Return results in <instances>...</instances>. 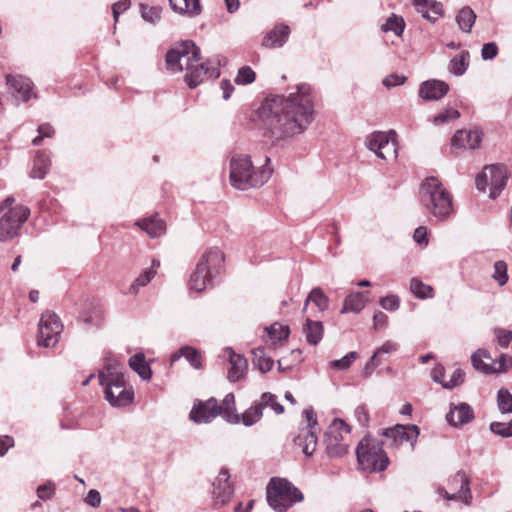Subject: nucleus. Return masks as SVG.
Returning a JSON list of instances; mask_svg holds the SVG:
<instances>
[{
  "instance_id": "obj_12",
  "label": "nucleus",
  "mask_w": 512,
  "mask_h": 512,
  "mask_svg": "<svg viewBox=\"0 0 512 512\" xmlns=\"http://www.w3.org/2000/svg\"><path fill=\"white\" fill-rule=\"evenodd\" d=\"M63 325L55 313L45 312L39 322L38 345L54 347L59 341Z\"/></svg>"
},
{
  "instance_id": "obj_20",
  "label": "nucleus",
  "mask_w": 512,
  "mask_h": 512,
  "mask_svg": "<svg viewBox=\"0 0 512 512\" xmlns=\"http://www.w3.org/2000/svg\"><path fill=\"white\" fill-rule=\"evenodd\" d=\"M449 91V85L441 80H427L423 82L419 89V95L425 100H439Z\"/></svg>"
},
{
  "instance_id": "obj_24",
  "label": "nucleus",
  "mask_w": 512,
  "mask_h": 512,
  "mask_svg": "<svg viewBox=\"0 0 512 512\" xmlns=\"http://www.w3.org/2000/svg\"><path fill=\"white\" fill-rule=\"evenodd\" d=\"M417 11L427 20L435 21L443 13L442 4L436 0H413Z\"/></svg>"
},
{
  "instance_id": "obj_30",
  "label": "nucleus",
  "mask_w": 512,
  "mask_h": 512,
  "mask_svg": "<svg viewBox=\"0 0 512 512\" xmlns=\"http://www.w3.org/2000/svg\"><path fill=\"white\" fill-rule=\"evenodd\" d=\"M172 9L180 14L196 16L201 13L200 0H169Z\"/></svg>"
},
{
  "instance_id": "obj_31",
  "label": "nucleus",
  "mask_w": 512,
  "mask_h": 512,
  "mask_svg": "<svg viewBox=\"0 0 512 512\" xmlns=\"http://www.w3.org/2000/svg\"><path fill=\"white\" fill-rule=\"evenodd\" d=\"M181 357H185L187 359V361L190 363V365L195 369H199L202 366L201 355L193 347H190V346L181 347L178 352H176L175 354H173L171 356V364L176 362Z\"/></svg>"
},
{
  "instance_id": "obj_56",
  "label": "nucleus",
  "mask_w": 512,
  "mask_h": 512,
  "mask_svg": "<svg viewBox=\"0 0 512 512\" xmlns=\"http://www.w3.org/2000/svg\"><path fill=\"white\" fill-rule=\"evenodd\" d=\"M498 54V47L496 43L489 42L483 45L481 50V56L483 60H491Z\"/></svg>"
},
{
  "instance_id": "obj_35",
  "label": "nucleus",
  "mask_w": 512,
  "mask_h": 512,
  "mask_svg": "<svg viewBox=\"0 0 512 512\" xmlns=\"http://www.w3.org/2000/svg\"><path fill=\"white\" fill-rule=\"evenodd\" d=\"M129 366L134 370L143 380H150L152 371L149 365L145 362L143 354H135L129 359Z\"/></svg>"
},
{
  "instance_id": "obj_14",
  "label": "nucleus",
  "mask_w": 512,
  "mask_h": 512,
  "mask_svg": "<svg viewBox=\"0 0 512 512\" xmlns=\"http://www.w3.org/2000/svg\"><path fill=\"white\" fill-rule=\"evenodd\" d=\"M383 435L391 439L392 443L397 446L409 443L413 448L419 435V429L416 425H396L385 429Z\"/></svg>"
},
{
  "instance_id": "obj_28",
  "label": "nucleus",
  "mask_w": 512,
  "mask_h": 512,
  "mask_svg": "<svg viewBox=\"0 0 512 512\" xmlns=\"http://www.w3.org/2000/svg\"><path fill=\"white\" fill-rule=\"evenodd\" d=\"M220 408V415L231 424L240 423V415L236 413L235 396L232 393L227 394L218 404Z\"/></svg>"
},
{
  "instance_id": "obj_32",
  "label": "nucleus",
  "mask_w": 512,
  "mask_h": 512,
  "mask_svg": "<svg viewBox=\"0 0 512 512\" xmlns=\"http://www.w3.org/2000/svg\"><path fill=\"white\" fill-rule=\"evenodd\" d=\"M313 303L320 312H324L329 307V298L319 287L313 288L307 296L303 311L307 309L309 303Z\"/></svg>"
},
{
  "instance_id": "obj_13",
  "label": "nucleus",
  "mask_w": 512,
  "mask_h": 512,
  "mask_svg": "<svg viewBox=\"0 0 512 512\" xmlns=\"http://www.w3.org/2000/svg\"><path fill=\"white\" fill-rule=\"evenodd\" d=\"M448 488L451 493L444 488H439L438 493L447 500H461L466 505H470L472 494L470 490V479L465 472L458 471L448 480Z\"/></svg>"
},
{
  "instance_id": "obj_44",
  "label": "nucleus",
  "mask_w": 512,
  "mask_h": 512,
  "mask_svg": "<svg viewBox=\"0 0 512 512\" xmlns=\"http://www.w3.org/2000/svg\"><path fill=\"white\" fill-rule=\"evenodd\" d=\"M262 415L261 407L256 403L240 415V422L242 421L245 426H252L261 419Z\"/></svg>"
},
{
  "instance_id": "obj_18",
  "label": "nucleus",
  "mask_w": 512,
  "mask_h": 512,
  "mask_svg": "<svg viewBox=\"0 0 512 512\" xmlns=\"http://www.w3.org/2000/svg\"><path fill=\"white\" fill-rule=\"evenodd\" d=\"M488 176L490 183V198L495 199L507 184V171L502 165H488Z\"/></svg>"
},
{
  "instance_id": "obj_5",
  "label": "nucleus",
  "mask_w": 512,
  "mask_h": 512,
  "mask_svg": "<svg viewBox=\"0 0 512 512\" xmlns=\"http://www.w3.org/2000/svg\"><path fill=\"white\" fill-rule=\"evenodd\" d=\"M269 162L270 159L267 157L266 164L256 171L249 156H233L230 161L231 185L239 190L263 185L270 179L273 172V169L268 165Z\"/></svg>"
},
{
  "instance_id": "obj_22",
  "label": "nucleus",
  "mask_w": 512,
  "mask_h": 512,
  "mask_svg": "<svg viewBox=\"0 0 512 512\" xmlns=\"http://www.w3.org/2000/svg\"><path fill=\"white\" fill-rule=\"evenodd\" d=\"M290 28L286 24L275 25L263 38L262 46L265 48L282 47L290 35Z\"/></svg>"
},
{
  "instance_id": "obj_29",
  "label": "nucleus",
  "mask_w": 512,
  "mask_h": 512,
  "mask_svg": "<svg viewBox=\"0 0 512 512\" xmlns=\"http://www.w3.org/2000/svg\"><path fill=\"white\" fill-rule=\"evenodd\" d=\"M136 225L150 237H159L164 234L166 229L164 222L157 215L139 220L136 222Z\"/></svg>"
},
{
  "instance_id": "obj_16",
  "label": "nucleus",
  "mask_w": 512,
  "mask_h": 512,
  "mask_svg": "<svg viewBox=\"0 0 512 512\" xmlns=\"http://www.w3.org/2000/svg\"><path fill=\"white\" fill-rule=\"evenodd\" d=\"M220 415V408L215 398L195 403L191 412L190 419L195 423H209Z\"/></svg>"
},
{
  "instance_id": "obj_11",
  "label": "nucleus",
  "mask_w": 512,
  "mask_h": 512,
  "mask_svg": "<svg viewBox=\"0 0 512 512\" xmlns=\"http://www.w3.org/2000/svg\"><path fill=\"white\" fill-rule=\"evenodd\" d=\"M365 145L381 159L394 160L397 158L396 132L393 130L371 133L366 137Z\"/></svg>"
},
{
  "instance_id": "obj_39",
  "label": "nucleus",
  "mask_w": 512,
  "mask_h": 512,
  "mask_svg": "<svg viewBox=\"0 0 512 512\" xmlns=\"http://www.w3.org/2000/svg\"><path fill=\"white\" fill-rule=\"evenodd\" d=\"M411 293L419 299H428L434 297V290L430 285L423 283L419 278L414 277L410 281Z\"/></svg>"
},
{
  "instance_id": "obj_60",
  "label": "nucleus",
  "mask_w": 512,
  "mask_h": 512,
  "mask_svg": "<svg viewBox=\"0 0 512 512\" xmlns=\"http://www.w3.org/2000/svg\"><path fill=\"white\" fill-rule=\"evenodd\" d=\"M487 166L476 177V187L479 191H485L487 186H490Z\"/></svg>"
},
{
  "instance_id": "obj_23",
  "label": "nucleus",
  "mask_w": 512,
  "mask_h": 512,
  "mask_svg": "<svg viewBox=\"0 0 512 512\" xmlns=\"http://www.w3.org/2000/svg\"><path fill=\"white\" fill-rule=\"evenodd\" d=\"M446 418L451 425L462 426L474 418V412L467 403H460L450 408Z\"/></svg>"
},
{
  "instance_id": "obj_46",
  "label": "nucleus",
  "mask_w": 512,
  "mask_h": 512,
  "mask_svg": "<svg viewBox=\"0 0 512 512\" xmlns=\"http://www.w3.org/2000/svg\"><path fill=\"white\" fill-rule=\"evenodd\" d=\"M381 28L384 32L392 31L396 35H401L404 29V21L401 17L392 14Z\"/></svg>"
},
{
  "instance_id": "obj_43",
  "label": "nucleus",
  "mask_w": 512,
  "mask_h": 512,
  "mask_svg": "<svg viewBox=\"0 0 512 512\" xmlns=\"http://www.w3.org/2000/svg\"><path fill=\"white\" fill-rule=\"evenodd\" d=\"M265 331L268 333L270 339L273 342H281L287 340L290 334L289 327L280 323H274L271 326L266 327Z\"/></svg>"
},
{
  "instance_id": "obj_62",
  "label": "nucleus",
  "mask_w": 512,
  "mask_h": 512,
  "mask_svg": "<svg viewBox=\"0 0 512 512\" xmlns=\"http://www.w3.org/2000/svg\"><path fill=\"white\" fill-rule=\"evenodd\" d=\"M85 502L94 508L99 507L101 504L100 493L95 489L89 490V492L87 493V496L85 498Z\"/></svg>"
},
{
  "instance_id": "obj_37",
  "label": "nucleus",
  "mask_w": 512,
  "mask_h": 512,
  "mask_svg": "<svg viewBox=\"0 0 512 512\" xmlns=\"http://www.w3.org/2000/svg\"><path fill=\"white\" fill-rule=\"evenodd\" d=\"M50 166V159L44 152H38L34 159L33 168L30 176L32 178L43 179Z\"/></svg>"
},
{
  "instance_id": "obj_26",
  "label": "nucleus",
  "mask_w": 512,
  "mask_h": 512,
  "mask_svg": "<svg viewBox=\"0 0 512 512\" xmlns=\"http://www.w3.org/2000/svg\"><path fill=\"white\" fill-rule=\"evenodd\" d=\"M306 341L313 346H316L323 338L324 328L321 321L306 318L302 328Z\"/></svg>"
},
{
  "instance_id": "obj_9",
  "label": "nucleus",
  "mask_w": 512,
  "mask_h": 512,
  "mask_svg": "<svg viewBox=\"0 0 512 512\" xmlns=\"http://www.w3.org/2000/svg\"><path fill=\"white\" fill-rule=\"evenodd\" d=\"M356 454L359 466L364 471H384L389 464V459L382 446L369 437L360 441Z\"/></svg>"
},
{
  "instance_id": "obj_47",
  "label": "nucleus",
  "mask_w": 512,
  "mask_h": 512,
  "mask_svg": "<svg viewBox=\"0 0 512 512\" xmlns=\"http://www.w3.org/2000/svg\"><path fill=\"white\" fill-rule=\"evenodd\" d=\"M141 16L142 18L149 23H156L159 21L161 16V9L159 7H150L145 4H141Z\"/></svg>"
},
{
  "instance_id": "obj_64",
  "label": "nucleus",
  "mask_w": 512,
  "mask_h": 512,
  "mask_svg": "<svg viewBox=\"0 0 512 512\" xmlns=\"http://www.w3.org/2000/svg\"><path fill=\"white\" fill-rule=\"evenodd\" d=\"M380 365V360L374 354L370 358V360L366 363L363 376L368 378L373 373L374 369Z\"/></svg>"
},
{
  "instance_id": "obj_45",
  "label": "nucleus",
  "mask_w": 512,
  "mask_h": 512,
  "mask_svg": "<svg viewBox=\"0 0 512 512\" xmlns=\"http://www.w3.org/2000/svg\"><path fill=\"white\" fill-rule=\"evenodd\" d=\"M497 404L501 413H512V394L505 388L499 389Z\"/></svg>"
},
{
  "instance_id": "obj_54",
  "label": "nucleus",
  "mask_w": 512,
  "mask_h": 512,
  "mask_svg": "<svg viewBox=\"0 0 512 512\" xmlns=\"http://www.w3.org/2000/svg\"><path fill=\"white\" fill-rule=\"evenodd\" d=\"M39 136L35 137L32 141L33 145L38 146L40 145L41 141L45 137H52L54 134L53 127L48 124H42L38 127Z\"/></svg>"
},
{
  "instance_id": "obj_52",
  "label": "nucleus",
  "mask_w": 512,
  "mask_h": 512,
  "mask_svg": "<svg viewBox=\"0 0 512 512\" xmlns=\"http://www.w3.org/2000/svg\"><path fill=\"white\" fill-rule=\"evenodd\" d=\"M493 373H501L512 367V357L502 354L493 364Z\"/></svg>"
},
{
  "instance_id": "obj_4",
  "label": "nucleus",
  "mask_w": 512,
  "mask_h": 512,
  "mask_svg": "<svg viewBox=\"0 0 512 512\" xmlns=\"http://www.w3.org/2000/svg\"><path fill=\"white\" fill-rule=\"evenodd\" d=\"M421 205L438 220H446L453 212V197L435 177L426 178L420 186Z\"/></svg>"
},
{
  "instance_id": "obj_27",
  "label": "nucleus",
  "mask_w": 512,
  "mask_h": 512,
  "mask_svg": "<svg viewBox=\"0 0 512 512\" xmlns=\"http://www.w3.org/2000/svg\"><path fill=\"white\" fill-rule=\"evenodd\" d=\"M366 294L368 292H353L346 296L341 309V313L345 314L348 312L359 313L361 312L367 302Z\"/></svg>"
},
{
  "instance_id": "obj_6",
  "label": "nucleus",
  "mask_w": 512,
  "mask_h": 512,
  "mask_svg": "<svg viewBox=\"0 0 512 512\" xmlns=\"http://www.w3.org/2000/svg\"><path fill=\"white\" fill-rule=\"evenodd\" d=\"M0 241H9L18 236L19 229L30 215L24 205H15V198L8 196L0 204Z\"/></svg>"
},
{
  "instance_id": "obj_51",
  "label": "nucleus",
  "mask_w": 512,
  "mask_h": 512,
  "mask_svg": "<svg viewBox=\"0 0 512 512\" xmlns=\"http://www.w3.org/2000/svg\"><path fill=\"white\" fill-rule=\"evenodd\" d=\"M56 486L53 482L47 481L45 484L40 485L37 490V496L39 499L46 501L51 499L55 495Z\"/></svg>"
},
{
  "instance_id": "obj_3",
  "label": "nucleus",
  "mask_w": 512,
  "mask_h": 512,
  "mask_svg": "<svg viewBox=\"0 0 512 512\" xmlns=\"http://www.w3.org/2000/svg\"><path fill=\"white\" fill-rule=\"evenodd\" d=\"M123 369L117 359L106 357L104 367L98 374L99 384L104 386L105 399L114 407H125L134 398L132 387L125 381Z\"/></svg>"
},
{
  "instance_id": "obj_33",
  "label": "nucleus",
  "mask_w": 512,
  "mask_h": 512,
  "mask_svg": "<svg viewBox=\"0 0 512 512\" xmlns=\"http://www.w3.org/2000/svg\"><path fill=\"white\" fill-rule=\"evenodd\" d=\"M475 12L469 7L461 8L456 15V22L462 32L469 33L476 21Z\"/></svg>"
},
{
  "instance_id": "obj_50",
  "label": "nucleus",
  "mask_w": 512,
  "mask_h": 512,
  "mask_svg": "<svg viewBox=\"0 0 512 512\" xmlns=\"http://www.w3.org/2000/svg\"><path fill=\"white\" fill-rule=\"evenodd\" d=\"M493 278L498 282L500 286H503L508 281L507 265L504 261H496L494 264V275Z\"/></svg>"
},
{
  "instance_id": "obj_40",
  "label": "nucleus",
  "mask_w": 512,
  "mask_h": 512,
  "mask_svg": "<svg viewBox=\"0 0 512 512\" xmlns=\"http://www.w3.org/2000/svg\"><path fill=\"white\" fill-rule=\"evenodd\" d=\"M156 275L154 269H145L130 285L127 293L138 294L141 287H145Z\"/></svg>"
},
{
  "instance_id": "obj_59",
  "label": "nucleus",
  "mask_w": 512,
  "mask_h": 512,
  "mask_svg": "<svg viewBox=\"0 0 512 512\" xmlns=\"http://www.w3.org/2000/svg\"><path fill=\"white\" fill-rule=\"evenodd\" d=\"M406 77L398 74L388 75L383 79V85L387 88H392L401 85L405 82Z\"/></svg>"
},
{
  "instance_id": "obj_10",
  "label": "nucleus",
  "mask_w": 512,
  "mask_h": 512,
  "mask_svg": "<svg viewBox=\"0 0 512 512\" xmlns=\"http://www.w3.org/2000/svg\"><path fill=\"white\" fill-rule=\"evenodd\" d=\"M349 433V426L341 419H334L329 425L324 443L330 457H341L347 453L349 445L346 442V437Z\"/></svg>"
},
{
  "instance_id": "obj_55",
  "label": "nucleus",
  "mask_w": 512,
  "mask_h": 512,
  "mask_svg": "<svg viewBox=\"0 0 512 512\" xmlns=\"http://www.w3.org/2000/svg\"><path fill=\"white\" fill-rule=\"evenodd\" d=\"M464 372L461 369H456L450 377L449 381L442 383V387L452 389L463 382Z\"/></svg>"
},
{
  "instance_id": "obj_58",
  "label": "nucleus",
  "mask_w": 512,
  "mask_h": 512,
  "mask_svg": "<svg viewBox=\"0 0 512 512\" xmlns=\"http://www.w3.org/2000/svg\"><path fill=\"white\" fill-rule=\"evenodd\" d=\"M498 344L502 347H507L512 341V331H507L504 329H496L495 330Z\"/></svg>"
},
{
  "instance_id": "obj_7",
  "label": "nucleus",
  "mask_w": 512,
  "mask_h": 512,
  "mask_svg": "<svg viewBox=\"0 0 512 512\" xmlns=\"http://www.w3.org/2000/svg\"><path fill=\"white\" fill-rule=\"evenodd\" d=\"M224 262V254L218 248H210L198 262L195 271L190 278V289L196 292L203 291L212 278L219 273Z\"/></svg>"
},
{
  "instance_id": "obj_1",
  "label": "nucleus",
  "mask_w": 512,
  "mask_h": 512,
  "mask_svg": "<svg viewBox=\"0 0 512 512\" xmlns=\"http://www.w3.org/2000/svg\"><path fill=\"white\" fill-rule=\"evenodd\" d=\"M258 117L270 137L275 140H284L303 133L314 119L311 87L300 84L295 92L287 96H267L258 109Z\"/></svg>"
},
{
  "instance_id": "obj_17",
  "label": "nucleus",
  "mask_w": 512,
  "mask_h": 512,
  "mask_svg": "<svg viewBox=\"0 0 512 512\" xmlns=\"http://www.w3.org/2000/svg\"><path fill=\"white\" fill-rule=\"evenodd\" d=\"M212 485V494L215 504L220 506L225 505L233 494L229 471L226 468H221Z\"/></svg>"
},
{
  "instance_id": "obj_8",
  "label": "nucleus",
  "mask_w": 512,
  "mask_h": 512,
  "mask_svg": "<svg viewBox=\"0 0 512 512\" xmlns=\"http://www.w3.org/2000/svg\"><path fill=\"white\" fill-rule=\"evenodd\" d=\"M266 490L267 501L277 512H285L293 504L303 500V494L286 479H271Z\"/></svg>"
},
{
  "instance_id": "obj_48",
  "label": "nucleus",
  "mask_w": 512,
  "mask_h": 512,
  "mask_svg": "<svg viewBox=\"0 0 512 512\" xmlns=\"http://www.w3.org/2000/svg\"><path fill=\"white\" fill-rule=\"evenodd\" d=\"M358 354L355 351L349 352L341 359L333 360L330 362V367L336 370L348 369L351 364L357 359Z\"/></svg>"
},
{
  "instance_id": "obj_21",
  "label": "nucleus",
  "mask_w": 512,
  "mask_h": 512,
  "mask_svg": "<svg viewBox=\"0 0 512 512\" xmlns=\"http://www.w3.org/2000/svg\"><path fill=\"white\" fill-rule=\"evenodd\" d=\"M224 353L228 356L230 368L228 370V379L236 382L242 379L247 371L248 363L246 358L235 353L231 348H226Z\"/></svg>"
},
{
  "instance_id": "obj_41",
  "label": "nucleus",
  "mask_w": 512,
  "mask_h": 512,
  "mask_svg": "<svg viewBox=\"0 0 512 512\" xmlns=\"http://www.w3.org/2000/svg\"><path fill=\"white\" fill-rule=\"evenodd\" d=\"M258 404L261 407L262 411L264 408H270L277 415L284 413L283 405L278 402L276 395L270 392H264L261 395Z\"/></svg>"
},
{
  "instance_id": "obj_61",
  "label": "nucleus",
  "mask_w": 512,
  "mask_h": 512,
  "mask_svg": "<svg viewBox=\"0 0 512 512\" xmlns=\"http://www.w3.org/2000/svg\"><path fill=\"white\" fill-rule=\"evenodd\" d=\"M398 349V345L392 341H386L382 346L376 349L374 355L379 358L383 354L394 352Z\"/></svg>"
},
{
  "instance_id": "obj_36",
  "label": "nucleus",
  "mask_w": 512,
  "mask_h": 512,
  "mask_svg": "<svg viewBox=\"0 0 512 512\" xmlns=\"http://www.w3.org/2000/svg\"><path fill=\"white\" fill-rule=\"evenodd\" d=\"M469 52L468 51H462L460 54L454 56L448 66L449 72L456 76L463 75L469 66Z\"/></svg>"
},
{
  "instance_id": "obj_25",
  "label": "nucleus",
  "mask_w": 512,
  "mask_h": 512,
  "mask_svg": "<svg viewBox=\"0 0 512 512\" xmlns=\"http://www.w3.org/2000/svg\"><path fill=\"white\" fill-rule=\"evenodd\" d=\"M317 439V434L314 430L302 429L295 437L294 442L299 447H302L305 455L312 456L316 450Z\"/></svg>"
},
{
  "instance_id": "obj_63",
  "label": "nucleus",
  "mask_w": 512,
  "mask_h": 512,
  "mask_svg": "<svg viewBox=\"0 0 512 512\" xmlns=\"http://www.w3.org/2000/svg\"><path fill=\"white\" fill-rule=\"evenodd\" d=\"M130 7V1L129 0H121L113 4L112 11H113V17L115 21L118 20L120 14L124 11H126Z\"/></svg>"
},
{
  "instance_id": "obj_42",
  "label": "nucleus",
  "mask_w": 512,
  "mask_h": 512,
  "mask_svg": "<svg viewBox=\"0 0 512 512\" xmlns=\"http://www.w3.org/2000/svg\"><path fill=\"white\" fill-rule=\"evenodd\" d=\"M460 117V112L452 107H447L440 111L437 115H435L431 122L435 126H441L444 124H448L452 121L457 120Z\"/></svg>"
},
{
  "instance_id": "obj_57",
  "label": "nucleus",
  "mask_w": 512,
  "mask_h": 512,
  "mask_svg": "<svg viewBox=\"0 0 512 512\" xmlns=\"http://www.w3.org/2000/svg\"><path fill=\"white\" fill-rule=\"evenodd\" d=\"M490 430L502 437H512V432L509 430V426L506 423L492 422L490 424Z\"/></svg>"
},
{
  "instance_id": "obj_49",
  "label": "nucleus",
  "mask_w": 512,
  "mask_h": 512,
  "mask_svg": "<svg viewBox=\"0 0 512 512\" xmlns=\"http://www.w3.org/2000/svg\"><path fill=\"white\" fill-rule=\"evenodd\" d=\"M256 74L249 66H243L239 69L235 82L240 85H248L255 81Z\"/></svg>"
},
{
  "instance_id": "obj_2",
  "label": "nucleus",
  "mask_w": 512,
  "mask_h": 512,
  "mask_svg": "<svg viewBox=\"0 0 512 512\" xmlns=\"http://www.w3.org/2000/svg\"><path fill=\"white\" fill-rule=\"evenodd\" d=\"M166 67L173 73L186 71L185 81L190 88L216 73L207 63L200 62V49L192 41H183L171 48L166 54Z\"/></svg>"
},
{
  "instance_id": "obj_15",
  "label": "nucleus",
  "mask_w": 512,
  "mask_h": 512,
  "mask_svg": "<svg viewBox=\"0 0 512 512\" xmlns=\"http://www.w3.org/2000/svg\"><path fill=\"white\" fill-rule=\"evenodd\" d=\"M6 85L8 91L14 96L16 100L26 102L33 96V83L29 78L25 76L7 74Z\"/></svg>"
},
{
  "instance_id": "obj_34",
  "label": "nucleus",
  "mask_w": 512,
  "mask_h": 512,
  "mask_svg": "<svg viewBox=\"0 0 512 512\" xmlns=\"http://www.w3.org/2000/svg\"><path fill=\"white\" fill-rule=\"evenodd\" d=\"M252 355V363L261 373H266L272 369L274 362L271 357L266 355L264 348L253 349Z\"/></svg>"
},
{
  "instance_id": "obj_53",
  "label": "nucleus",
  "mask_w": 512,
  "mask_h": 512,
  "mask_svg": "<svg viewBox=\"0 0 512 512\" xmlns=\"http://www.w3.org/2000/svg\"><path fill=\"white\" fill-rule=\"evenodd\" d=\"M382 308L388 311H395L399 308L400 300L397 295H388L380 300Z\"/></svg>"
},
{
  "instance_id": "obj_19",
  "label": "nucleus",
  "mask_w": 512,
  "mask_h": 512,
  "mask_svg": "<svg viewBox=\"0 0 512 512\" xmlns=\"http://www.w3.org/2000/svg\"><path fill=\"white\" fill-rule=\"evenodd\" d=\"M482 141V132L479 130H458L451 141L453 147L476 149Z\"/></svg>"
},
{
  "instance_id": "obj_38",
  "label": "nucleus",
  "mask_w": 512,
  "mask_h": 512,
  "mask_svg": "<svg viewBox=\"0 0 512 512\" xmlns=\"http://www.w3.org/2000/svg\"><path fill=\"white\" fill-rule=\"evenodd\" d=\"M484 359H491V356L488 351L484 349H479L471 356V362L473 367L476 370L484 372L486 374L493 373V365L487 364L484 362Z\"/></svg>"
}]
</instances>
